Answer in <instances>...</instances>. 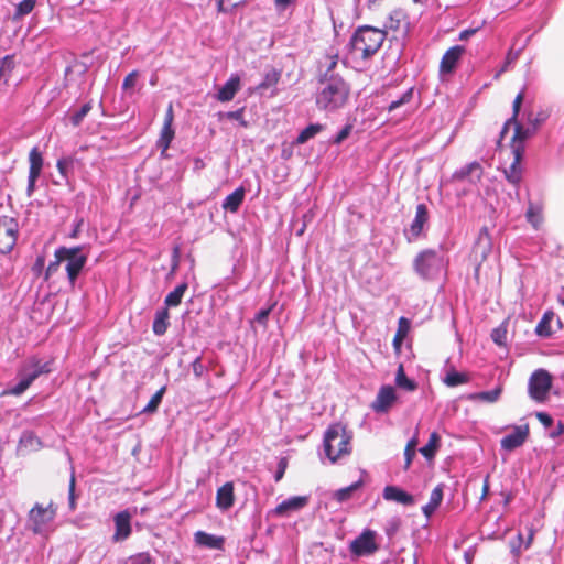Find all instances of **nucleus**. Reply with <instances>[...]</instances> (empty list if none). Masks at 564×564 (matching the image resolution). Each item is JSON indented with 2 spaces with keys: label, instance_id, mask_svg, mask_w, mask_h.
Segmentation results:
<instances>
[{
  "label": "nucleus",
  "instance_id": "1",
  "mask_svg": "<svg viewBox=\"0 0 564 564\" xmlns=\"http://www.w3.org/2000/svg\"><path fill=\"white\" fill-rule=\"evenodd\" d=\"M350 95V87L340 76L330 75L322 80V88L316 95V106L326 111L343 108Z\"/></svg>",
  "mask_w": 564,
  "mask_h": 564
},
{
  "label": "nucleus",
  "instance_id": "2",
  "mask_svg": "<svg viewBox=\"0 0 564 564\" xmlns=\"http://www.w3.org/2000/svg\"><path fill=\"white\" fill-rule=\"evenodd\" d=\"M352 434L341 423L330 424L324 434L323 445L327 458L334 464L351 453Z\"/></svg>",
  "mask_w": 564,
  "mask_h": 564
},
{
  "label": "nucleus",
  "instance_id": "3",
  "mask_svg": "<svg viewBox=\"0 0 564 564\" xmlns=\"http://www.w3.org/2000/svg\"><path fill=\"white\" fill-rule=\"evenodd\" d=\"M386 36L384 30L369 25L359 26L350 39L351 52L362 59H368L382 46Z\"/></svg>",
  "mask_w": 564,
  "mask_h": 564
},
{
  "label": "nucleus",
  "instance_id": "4",
  "mask_svg": "<svg viewBox=\"0 0 564 564\" xmlns=\"http://www.w3.org/2000/svg\"><path fill=\"white\" fill-rule=\"evenodd\" d=\"M57 506L50 501L46 506L34 503L28 513V527L34 534H44L51 522L54 521Z\"/></svg>",
  "mask_w": 564,
  "mask_h": 564
},
{
  "label": "nucleus",
  "instance_id": "5",
  "mask_svg": "<svg viewBox=\"0 0 564 564\" xmlns=\"http://www.w3.org/2000/svg\"><path fill=\"white\" fill-rule=\"evenodd\" d=\"M54 257L66 262L67 278L72 284L75 283L79 273L87 262V254L83 253L82 247H59L55 250Z\"/></svg>",
  "mask_w": 564,
  "mask_h": 564
},
{
  "label": "nucleus",
  "instance_id": "6",
  "mask_svg": "<svg viewBox=\"0 0 564 564\" xmlns=\"http://www.w3.org/2000/svg\"><path fill=\"white\" fill-rule=\"evenodd\" d=\"M552 388V376L545 369L535 370L529 378L528 392L536 402H544Z\"/></svg>",
  "mask_w": 564,
  "mask_h": 564
},
{
  "label": "nucleus",
  "instance_id": "7",
  "mask_svg": "<svg viewBox=\"0 0 564 564\" xmlns=\"http://www.w3.org/2000/svg\"><path fill=\"white\" fill-rule=\"evenodd\" d=\"M379 546L376 542V532L367 529L362 531L349 544V551L357 557L369 556L378 551Z\"/></svg>",
  "mask_w": 564,
  "mask_h": 564
},
{
  "label": "nucleus",
  "instance_id": "8",
  "mask_svg": "<svg viewBox=\"0 0 564 564\" xmlns=\"http://www.w3.org/2000/svg\"><path fill=\"white\" fill-rule=\"evenodd\" d=\"M18 238V223L8 216L0 217V253L10 252Z\"/></svg>",
  "mask_w": 564,
  "mask_h": 564
},
{
  "label": "nucleus",
  "instance_id": "9",
  "mask_svg": "<svg viewBox=\"0 0 564 564\" xmlns=\"http://www.w3.org/2000/svg\"><path fill=\"white\" fill-rule=\"evenodd\" d=\"M29 162H30V170H29V178H28V187H26V194L30 197L34 189H35V183L37 178L41 175L42 169H43V156L39 148L34 147L31 149L29 153Z\"/></svg>",
  "mask_w": 564,
  "mask_h": 564
},
{
  "label": "nucleus",
  "instance_id": "10",
  "mask_svg": "<svg viewBox=\"0 0 564 564\" xmlns=\"http://www.w3.org/2000/svg\"><path fill=\"white\" fill-rule=\"evenodd\" d=\"M115 521V533L112 535L113 542H122L127 540L132 532L131 528V514L124 510L117 513L113 518Z\"/></svg>",
  "mask_w": 564,
  "mask_h": 564
},
{
  "label": "nucleus",
  "instance_id": "11",
  "mask_svg": "<svg viewBox=\"0 0 564 564\" xmlns=\"http://www.w3.org/2000/svg\"><path fill=\"white\" fill-rule=\"evenodd\" d=\"M465 52L464 46L455 45L448 48L444 55L442 56L440 63V73L442 75L451 74L455 70L459 59L462 58Z\"/></svg>",
  "mask_w": 564,
  "mask_h": 564
},
{
  "label": "nucleus",
  "instance_id": "12",
  "mask_svg": "<svg viewBox=\"0 0 564 564\" xmlns=\"http://www.w3.org/2000/svg\"><path fill=\"white\" fill-rule=\"evenodd\" d=\"M484 176V167L477 161H474L453 174V178L456 181L467 180L471 184L480 183Z\"/></svg>",
  "mask_w": 564,
  "mask_h": 564
},
{
  "label": "nucleus",
  "instance_id": "13",
  "mask_svg": "<svg viewBox=\"0 0 564 564\" xmlns=\"http://www.w3.org/2000/svg\"><path fill=\"white\" fill-rule=\"evenodd\" d=\"M437 262V256L435 251L425 250L422 251L414 260L415 271L423 278H429L433 267Z\"/></svg>",
  "mask_w": 564,
  "mask_h": 564
},
{
  "label": "nucleus",
  "instance_id": "14",
  "mask_svg": "<svg viewBox=\"0 0 564 564\" xmlns=\"http://www.w3.org/2000/svg\"><path fill=\"white\" fill-rule=\"evenodd\" d=\"M397 399L394 388L392 386H383L380 388L371 408L376 412H387Z\"/></svg>",
  "mask_w": 564,
  "mask_h": 564
},
{
  "label": "nucleus",
  "instance_id": "15",
  "mask_svg": "<svg viewBox=\"0 0 564 564\" xmlns=\"http://www.w3.org/2000/svg\"><path fill=\"white\" fill-rule=\"evenodd\" d=\"M529 436V426H517L512 433L501 440V447L507 451H513L520 447Z\"/></svg>",
  "mask_w": 564,
  "mask_h": 564
},
{
  "label": "nucleus",
  "instance_id": "16",
  "mask_svg": "<svg viewBox=\"0 0 564 564\" xmlns=\"http://www.w3.org/2000/svg\"><path fill=\"white\" fill-rule=\"evenodd\" d=\"M511 126L514 127V133L511 138V151H516L518 148L522 150V152L525 151L524 142L527 139L531 138L536 133L534 129H532L529 124L524 127L519 121L511 122Z\"/></svg>",
  "mask_w": 564,
  "mask_h": 564
},
{
  "label": "nucleus",
  "instance_id": "17",
  "mask_svg": "<svg viewBox=\"0 0 564 564\" xmlns=\"http://www.w3.org/2000/svg\"><path fill=\"white\" fill-rule=\"evenodd\" d=\"M513 155L512 163L508 169L505 170L506 178L513 185H518L522 180V166L521 162L524 155L521 148L516 151H511Z\"/></svg>",
  "mask_w": 564,
  "mask_h": 564
},
{
  "label": "nucleus",
  "instance_id": "18",
  "mask_svg": "<svg viewBox=\"0 0 564 564\" xmlns=\"http://www.w3.org/2000/svg\"><path fill=\"white\" fill-rule=\"evenodd\" d=\"M307 497L304 496L291 497L279 503L273 510V513L279 517L286 516L292 511H297L305 507L307 505Z\"/></svg>",
  "mask_w": 564,
  "mask_h": 564
},
{
  "label": "nucleus",
  "instance_id": "19",
  "mask_svg": "<svg viewBox=\"0 0 564 564\" xmlns=\"http://www.w3.org/2000/svg\"><path fill=\"white\" fill-rule=\"evenodd\" d=\"M235 503L234 484L231 481L225 482L217 489L216 506L220 510H228Z\"/></svg>",
  "mask_w": 564,
  "mask_h": 564
},
{
  "label": "nucleus",
  "instance_id": "20",
  "mask_svg": "<svg viewBox=\"0 0 564 564\" xmlns=\"http://www.w3.org/2000/svg\"><path fill=\"white\" fill-rule=\"evenodd\" d=\"M383 498L386 500L397 501L404 506H411L414 503V497L412 495L395 486H387L383 489Z\"/></svg>",
  "mask_w": 564,
  "mask_h": 564
},
{
  "label": "nucleus",
  "instance_id": "21",
  "mask_svg": "<svg viewBox=\"0 0 564 564\" xmlns=\"http://www.w3.org/2000/svg\"><path fill=\"white\" fill-rule=\"evenodd\" d=\"M240 89V78L231 76L225 85L217 93V100L227 102L234 99L235 95Z\"/></svg>",
  "mask_w": 564,
  "mask_h": 564
},
{
  "label": "nucleus",
  "instance_id": "22",
  "mask_svg": "<svg viewBox=\"0 0 564 564\" xmlns=\"http://www.w3.org/2000/svg\"><path fill=\"white\" fill-rule=\"evenodd\" d=\"M429 221V210L424 204L416 206L415 217L411 224L410 232L413 238H417L423 230L424 225Z\"/></svg>",
  "mask_w": 564,
  "mask_h": 564
},
{
  "label": "nucleus",
  "instance_id": "23",
  "mask_svg": "<svg viewBox=\"0 0 564 564\" xmlns=\"http://www.w3.org/2000/svg\"><path fill=\"white\" fill-rule=\"evenodd\" d=\"M52 360L42 362L40 359L33 357L29 360L25 372L29 377H32L34 381L41 375L50 373L52 371Z\"/></svg>",
  "mask_w": 564,
  "mask_h": 564
},
{
  "label": "nucleus",
  "instance_id": "24",
  "mask_svg": "<svg viewBox=\"0 0 564 564\" xmlns=\"http://www.w3.org/2000/svg\"><path fill=\"white\" fill-rule=\"evenodd\" d=\"M194 540L197 545L205 546L214 550H221L224 545V538L208 534L204 531H197L194 534Z\"/></svg>",
  "mask_w": 564,
  "mask_h": 564
},
{
  "label": "nucleus",
  "instance_id": "25",
  "mask_svg": "<svg viewBox=\"0 0 564 564\" xmlns=\"http://www.w3.org/2000/svg\"><path fill=\"white\" fill-rule=\"evenodd\" d=\"M444 485H437L431 492L430 501L422 507V511L426 518H430L440 507L443 500Z\"/></svg>",
  "mask_w": 564,
  "mask_h": 564
},
{
  "label": "nucleus",
  "instance_id": "26",
  "mask_svg": "<svg viewBox=\"0 0 564 564\" xmlns=\"http://www.w3.org/2000/svg\"><path fill=\"white\" fill-rule=\"evenodd\" d=\"M245 193L246 192L242 186L236 188L225 198L223 203V209L230 213H237L245 199Z\"/></svg>",
  "mask_w": 564,
  "mask_h": 564
},
{
  "label": "nucleus",
  "instance_id": "27",
  "mask_svg": "<svg viewBox=\"0 0 564 564\" xmlns=\"http://www.w3.org/2000/svg\"><path fill=\"white\" fill-rule=\"evenodd\" d=\"M169 319L170 312L167 307L158 310L152 325L153 333L158 336L164 335L170 325Z\"/></svg>",
  "mask_w": 564,
  "mask_h": 564
},
{
  "label": "nucleus",
  "instance_id": "28",
  "mask_svg": "<svg viewBox=\"0 0 564 564\" xmlns=\"http://www.w3.org/2000/svg\"><path fill=\"white\" fill-rule=\"evenodd\" d=\"M175 137V131L173 129V126L163 124L161 129L160 137L156 141V147L161 149V154L164 155V153L167 151V149L171 145V142L173 141Z\"/></svg>",
  "mask_w": 564,
  "mask_h": 564
},
{
  "label": "nucleus",
  "instance_id": "29",
  "mask_svg": "<svg viewBox=\"0 0 564 564\" xmlns=\"http://www.w3.org/2000/svg\"><path fill=\"white\" fill-rule=\"evenodd\" d=\"M549 109H539L538 111H530L527 115V124L538 131L540 127L549 119Z\"/></svg>",
  "mask_w": 564,
  "mask_h": 564
},
{
  "label": "nucleus",
  "instance_id": "30",
  "mask_svg": "<svg viewBox=\"0 0 564 564\" xmlns=\"http://www.w3.org/2000/svg\"><path fill=\"white\" fill-rule=\"evenodd\" d=\"M524 97H525V94H524V90H521L514 98L513 100V104H512V116L511 118H509L502 130H501V139L505 137V134L507 133L509 127L511 126V122H517L518 121V116H519V112H520V109H521V106H522V102L524 100Z\"/></svg>",
  "mask_w": 564,
  "mask_h": 564
},
{
  "label": "nucleus",
  "instance_id": "31",
  "mask_svg": "<svg viewBox=\"0 0 564 564\" xmlns=\"http://www.w3.org/2000/svg\"><path fill=\"white\" fill-rule=\"evenodd\" d=\"M502 390H503L502 384H498L494 390L477 392V393L471 394L469 398H470V400H474V401L494 403L500 398Z\"/></svg>",
  "mask_w": 564,
  "mask_h": 564
},
{
  "label": "nucleus",
  "instance_id": "32",
  "mask_svg": "<svg viewBox=\"0 0 564 564\" xmlns=\"http://www.w3.org/2000/svg\"><path fill=\"white\" fill-rule=\"evenodd\" d=\"M527 220L538 229L543 223V207L533 203L529 204L525 213Z\"/></svg>",
  "mask_w": 564,
  "mask_h": 564
},
{
  "label": "nucleus",
  "instance_id": "33",
  "mask_svg": "<svg viewBox=\"0 0 564 564\" xmlns=\"http://www.w3.org/2000/svg\"><path fill=\"white\" fill-rule=\"evenodd\" d=\"M441 437L437 432H432L429 442L420 448V453L427 459L435 456L437 448L440 447Z\"/></svg>",
  "mask_w": 564,
  "mask_h": 564
},
{
  "label": "nucleus",
  "instance_id": "34",
  "mask_svg": "<svg viewBox=\"0 0 564 564\" xmlns=\"http://www.w3.org/2000/svg\"><path fill=\"white\" fill-rule=\"evenodd\" d=\"M490 251V236L488 229L484 227L478 236L475 252L480 253V257L485 259Z\"/></svg>",
  "mask_w": 564,
  "mask_h": 564
},
{
  "label": "nucleus",
  "instance_id": "35",
  "mask_svg": "<svg viewBox=\"0 0 564 564\" xmlns=\"http://www.w3.org/2000/svg\"><path fill=\"white\" fill-rule=\"evenodd\" d=\"M186 290H187V284L181 283L173 291H171L164 300L165 307L178 306L182 302V299H183Z\"/></svg>",
  "mask_w": 564,
  "mask_h": 564
},
{
  "label": "nucleus",
  "instance_id": "36",
  "mask_svg": "<svg viewBox=\"0 0 564 564\" xmlns=\"http://www.w3.org/2000/svg\"><path fill=\"white\" fill-rule=\"evenodd\" d=\"M554 318L553 312H545L542 316L541 321L538 323L535 327V333L538 336L547 338L552 335V329L550 327V324L552 319Z\"/></svg>",
  "mask_w": 564,
  "mask_h": 564
},
{
  "label": "nucleus",
  "instance_id": "37",
  "mask_svg": "<svg viewBox=\"0 0 564 564\" xmlns=\"http://www.w3.org/2000/svg\"><path fill=\"white\" fill-rule=\"evenodd\" d=\"M395 383L399 388L404 389L406 391H414L417 388V384L406 377L402 364H400L398 367L395 375Z\"/></svg>",
  "mask_w": 564,
  "mask_h": 564
},
{
  "label": "nucleus",
  "instance_id": "38",
  "mask_svg": "<svg viewBox=\"0 0 564 564\" xmlns=\"http://www.w3.org/2000/svg\"><path fill=\"white\" fill-rule=\"evenodd\" d=\"M324 130V126L321 123H312L303 129L296 138V144H304L310 139L314 138L317 133Z\"/></svg>",
  "mask_w": 564,
  "mask_h": 564
},
{
  "label": "nucleus",
  "instance_id": "39",
  "mask_svg": "<svg viewBox=\"0 0 564 564\" xmlns=\"http://www.w3.org/2000/svg\"><path fill=\"white\" fill-rule=\"evenodd\" d=\"M361 485H362V481L358 480V481L351 484L348 487L340 488V489L336 490L334 492L333 497L339 503L345 502V501L349 500L352 497V494L357 489H359L361 487Z\"/></svg>",
  "mask_w": 564,
  "mask_h": 564
},
{
  "label": "nucleus",
  "instance_id": "40",
  "mask_svg": "<svg viewBox=\"0 0 564 564\" xmlns=\"http://www.w3.org/2000/svg\"><path fill=\"white\" fill-rule=\"evenodd\" d=\"M13 68L14 57L12 55H7L0 59V84H6L8 82V78L10 77Z\"/></svg>",
  "mask_w": 564,
  "mask_h": 564
},
{
  "label": "nucleus",
  "instance_id": "41",
  "mask_svg": "<svg viewBox=\"0 0 564 564\" xmlns=\"http://www.w3.org/2000/svg\"><path fill=\"white\" fill-rule=\"evenodd\" d=\"M468 380L469 378L466 373H460L453 370L446 373L445 378L443 379V382L447 387H457L459 384L467 383Z\"/></svg>",
  "mask_w": 564,
  "mask_h": 564
},
{
  "label": "nucleus",
  "instance_id": "42",
  "mask_svg": "<svg viewBox=\"0 0 564 564\" xmlns=\"http://www.w3.org/2000/svg\"><path fill=\"white\" fill-rule=\"evenodd\" d=\"M36 4V0H22L20 3L17 4L13 20H20L24 15L31 13Z\"/></svg>",
  "mask_w": 564,
  "mask_h": 564
},
{
  "label": "nucleus",
  "instance_id": "43",
  "mask_svg": "<svg viewBox=\"0 0 564 564\" xmlns=\"http://www.w3.org/2000/svg\"><path fill=\"white\" fill-rule=\"evenodd\" d=\"M165 390L166 388L165 387H162L161 389H159L153 395L152 398L150 399V401L148 402V404L145 405V408L143 409V412L145 413H154L161 401H162V398L165 393Z\"/></svg>",
  "mask_w": 564,
  "mask_h": 564
},
{
  "label": "nucleus",
  "instance_id": "44",
  "mask_svg": "<svg viewBox=\"0 0 564 564\" xmlns=\"http://www.w3.org/2000/svg\"><path fill=\"white\" fill-rule=\"evenodd\" d=\"M32 382H33V378L29 377L28 373L25 372L24 378H22L18 384L12 387L10 390L6 391L4 393L11 394V395H20L26 389H29V387L32 384Z\"/></svg>",
  "mask_w": 564,
  "mask_h": 564
},
{
  "label": "nucleus",
  "instance_id": "45",
  "mask_svg": "<svg viewBox=\"0 0 564 564\" xmlns=\"http://www.w3.org/2000/svg\"><path fill=\"white\" fill-rule=\"evenodd\" d=\"M247 0H218L217 10L218 12L228 13L234 9L243 6Z\"/></svg>",
  "mask_w": 564,
  "mask_h": 564
},
{
  "label": "nucleus",
  "instance_id": "46",
  "mask_svg": "<svg viewBox=\"0 0 564 564\" xmlns=\"http://www.w3.org/2000/svg\"><path fill=\"white\" fill-rule=\"evenodd\" d=\"M408 330H409V322L405 317H401L399 319V328L397 330V334L393 338V344L397 346V345H400L402 343V340L404 339V337L406 336L408 334Z\"/></svg>",
  "mask_w": 564,
  "mask_h": 564
},
{
  "label": "nucleus",
  "instance_id": "47",
  "mask_svg": "<svg viewBox=\"0 0 564 564\" xmlns=\"http://www.w3.org/2000/svg\"><path fill=\"white\" fill-rule=\"evenodd\" d=\"M90 110L91 105L89 102L84 104L80 109L70 117L72 124L78 127Z\"/></svg>",
  "mask_w": 564,
  "mask_h": 564
},
{
  "label": "nucleus",
  "instance_id": "48",
  "mask_svg": "<svg viewBox=\"0 0 564 564\" xmlns=\"http://www.w3.org/2000/svg\"><path fill=\"white\" fill-rule=\"evenodd\" d=\"M415 447H416V438H412L405 446L404 457H405V469H408L415 456Z\"/></svg>",
  "mask_w": 564,
  "mask_h": 564
},
{
  "label": "nucleus",
  "instance_id": "49",
  "mask_svg": "<svg viewBox=\"0 0 564 564\" xmlns=\"http://www.w3.org/2000/svg\"><path fill=\"white\" fill-rule=\"evenodd\" d=\"M243 113H245V108H239L235 111L227 112L225 116H226V118H228L230 120L238 121L241 127L247 128L248 122L245 120Z\"/></svg>",
  "mask_w": 564,
  "mask_h": 564
},
{
  "label": "nucleus",
  "instance_id": "50",
  "mask_svg": "<svg viewBox=\"0 0 564 564\" xmlns=\"http://www.w3.org/2000/svg\"><path fill=\"white\" fill-rule=\"evenodd\" d=\"M412 89H409L405 91L398 100L391 101V104L388 106L389 111H393L394 109L401 107L402 105L409 102L412 98Z\"/></svg>",
  "mask_w": 564,
  "mask_h": 564
},
{
  "label": "nucleus",
  "instance_id": "51",
  "mask_svg": "<svg viewBox=\"0 0 564 564\" xmlns=\"http://www.w3.org/2000/svg\"><path fill=\"white\" fill-rule=\"evenodd\" d=\"M138 78H139L138 70H132L131 73H129L123 79L122 89L123 90L132 89L135 86Z\"/></svg>",
  "mask_w": 564,
  "mask_h": 564
},
{
  "label": "nucleus",
  "instance_id": "52",
  "mask_svg": "<svg viewBox=\"0 0 564 564\" xmlns=\"http://www.w3.org/2000/svg\"><path fill=\"white\" fill-rule=\"evenodd\" d=\"M506 337H507V330H506V328H503V327H501V326H500V327L495 328V329L492 330V333H491V338H492V340H494L496 344L500 345V346H502V345H505V344H506Z\"/></svg>",
  "mask_w": 564,
  "mask_h": 564
},
{
  "label": "nucleus",
  "instance_id": "53",
  "mask_svg": "<svg viewBox=\"0 0 564 564\" xmlns=\"http://www.w3.org/2000/svg\"><path fill=\"white\" fill-rule=\"evenodd\" d=\"M131 564H155L149 553H139L131 557Z\"/></svg>",
  "mask_w": 564,
  "mask_h": 564
},
{
  "label": "nucleus",
  "instance_id": "54",
  "mask_svg": "<svg viewBox=\"0 0 564 564\" xmlns=\"http://www.w3.org/2000/svg\"><path fill=\"white\" fill-rule=\"evenodd\" d=\"M192 369H193V373L196 378H200L204 375V372L206 371V367L203 365L200 357H197L192 362Z\"/></svg>",
  "mask_w": 564,
  "mask_h": 564
},
{
  "label": "nucleus",
  "instance_id": "55",
  "mask_svg": "<svg viewBox=\"0 0 564 564\" xmlns=\"http://www.w3.org/2000/svg\"><path fill=\"white\" fill-rule=\"evenodd\" d=\"M44 265H45V257L44 256H39L32 267V271L33 273L39 276L42 274L43 272V269H44Z\"/></svg>",
  "mask_w": 564,
  "mask_h": 564
},
{
  "label": "nucleus",
  "instance_id": "56",
  "mask_svg": "<svg viewBox=\"0 0 564 564\" xmlns=\"http://www.w3.org/2000/svg\"><path fill=\"white\" fill-rule=\"evenodd\" d=\"M351 132V126L350 124H347L339 132L338 134L335 137L334 139V143L336 144H339L341 143L345 139L348 138V135L350 134Z\"/></svg>",
  "mask_w": 564,
  "mask_h": 564
},
{
  "label": "nucleus",
  "instance_id": "57",
  "mask_svg": "<svg viewBox=\"0 0 564 564\" xmlns=\"http://www.w3.org/2000/svg\"><path fill=\"white\" fill-rule=\"evenodd\" d=\"M271 310H272V307H268V308L260 310V311L257 313V315H256L254 319H256L259 324H261V325H264V326H265V325H267L268 317H269V315H270V313H271Z\"/></svg>",
  "mask_w": 564,
  "mask_h": 564
},
{
  "label": "nucleus",
  "instance_id": "58",
  "mask_svg": "<svg viewBox=\"0 0 564 564\" xmlns=\"http://www.w3.org/2000/svg\"><path fill=\"white\" fill-rule=\"evenodd\" d=\"M280 75L276 72L268 74L263 83L260 84V88H268L271 85H275L279 82Z\"/></svg>",
  "mask_w": 564,
  "mask_h": 564
},
{
  "label": "nucleus",
  "instance_id": "59",
  "mask_svg": "<svg viewBox=\"0 0 564 564\" xmlns=\"http://www.w3.org/2000/svg\"><path fill=\"white\" fill-rule=\"evenodd\" d=\"M63 262V260H57V257H55V260L52 261L47 268H46V271H45V280H48L50 276L55 273L59 267V264Z\"/></svg>",
  "mask_w": 564,
  "mask_h": 564
},
{
  "label": "nucleus",
  "instance_id": "60",
  "mask_svg": "<svg viewBox=\"0 0 564 564\" xmlns=\"http://www.w3.org/2000/svg\"><path fill=\"white\" fill-rule=\"evenodd\" d=\"M173 121H174L173 105L170 104L167 106V109H166V112H165L163 124L173 126Z\"/></svg>",
  "mask_w": 564,
  "mask_h": 564
},
{
  "label": "nucleus",
  "instance_id": "61",
  "mask_svg": "<svg viewBox=\"0 0 564 564\" xmlns=\"http://www.w3.org/2000/svg\"><path fill=\"white\" fill-rule=\"evenodd\" d=\"M536 417L546 427L551 426L553 423V419L547 413L540 412L536 414Z\"/></svg>",
  "mask_w": 564,
  "mask_h": 564
},
{
  "label": "nucleus",
  "instance_id": "62",
  "mask_svg": "<svg viewBox=\"0 0 564 564\" xmlns=\"http://www.w3.org/2000/svg\"><path fill=\"white\" fill-rule=\"evenodd\" d=\"M69 163H70V160H67V159H61L57 161L56 166L61 174H63V175L66 174V167L68 166Z\"/></svg>",
  "mask_w": 564,
  "mask_h": 564
},
{
  "label": "nucleus",
  "instance_id": "63",
  "mask_svg": "<svg viewBox=\"0 0 564 564\" xmlns=\"http://www.w3.org/2000/svg\"><path fill=\"white\" fill-rule=\"evenodd\" d=\"M329 58H330V62H329L326 73L324 74V78H328L327 77L328 73L332 72L337 65V55H333Z\"/></svg>",
  "mask_w": 564,
  "mask_h": 564
},
{
  "label": "nucleus",
  "instance_id": "64",
  "mask_svg": "<svg viewBox=\"0 0 564 564\" xmlns=\"http://www.w3.org/2000/svg\"><path fill=\"white\" fill-rule=\"evenodd\" d=\"M25 440L28 442H30L31 445H33V444L41 445V440L37 436L33 435V434L25 435Z\"/></svg>",
  "mask_w": 564,
  "mask_h": 564
}]
</instances>
